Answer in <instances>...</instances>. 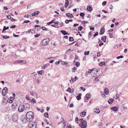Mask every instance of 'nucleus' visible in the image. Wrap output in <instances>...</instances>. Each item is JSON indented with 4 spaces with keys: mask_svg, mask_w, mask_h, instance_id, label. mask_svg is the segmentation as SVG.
I'll use <instances>...</instances> for the list:
<instances>
[{
    "mask_svg": "<svg viewBox=\"0 0 128 128\" xmlns=\"http://www.w3.org/2000/svg\"><path fill=\"white\" fill-rule=\"evenodd\" d=\"M26 117L27 121L29 122L32 121L34 118V114L32 111L28 112L26 114Z\"/></svg>",
    "mask_w": 128,
    "mask_h": 128,
    "instance_id": "obj_1",
    "label": "nucleus"
},
{
    "mask_svg": "<svg viewBox=\"0 0 128 128\" xmlns=\"http://www.w3.org/2000/svg\"><path fill=\"white\" fill-rule=\"evenodd\" d=\"M49 42V40L48 39L46 38L44 39L42 41V44L43 45H46Z\"/></svg>",
    "mask_w": 128,
    "mask_h": 128,
    "instance_id": "obj_2",
    "label": "nucleus"
},
{
    "mask_svg": "<svg viewBox=\"0 0 128 128\" xmlns=\"http://www.w3.org/2000/svg\"><path fill=\"white\" fill-rule=\"evenodd\" d=\"M18 117L17 114L15 113L13 115L12 118V120L15 122L17 121L18 119Z\"/></svg>",
    "mask_w": 128,
    "mask_h": 128,
    "instance_id": "obj_3",
    "label": "nucleus"
},
{
    "mask_svg": "<svg viewBox=\"0 0 128 128\" xmlns=\"http://www.w3.org/2000/svg\"><path fill=\"white\" fill-rule=\"evenodd\" d=\"M24 105H20L18 109V111L20 112H22L24 110Z\"/></svg>",
    "mask_w": 128,
    "mask_h": 128,
    "instance_id": "obj_4",
    "label": "nucleus"
},
{
    "mask_svg": "<svg viewBox=\"0 0 128 128\" xmlns=\"http://www.w3.org/2000/svg\"><path fill=\"white\" fill-rule=\"evenodd\" d=\"M8 90L7 87H4L2 90V94L3 96H5L8 93Z\"/></svg>",
    "mask_w": 128,
    "mask_h": 128,
    "instance_id": "obj_5",
    "label": "nucleus"
},
{
    "mask_svg": "<svg viewBox=\"0 0 128 128\" xmlns=\"http://www.w3.org/2000/svg\"><path fill=\"white\" fill-rule=\"evenodd\" d=\"M24 109L25 111L26 110L27 111V110H28L30 108V104H26L24 105Z\"/></svg>",
    "mask_w": 128,
    "mask_h": 128,
    "instance_id": "obj_6",
    "label": "nucleus"
},
{
    "mask_svg": "<svg viewBox=\"0 0 128 128\" xmlns=\"http://www.w3.org/2000/svg\"><path fill=\"white\" fill-rule=\"evenodd\" d=\"M14 62L15 63H18V64H22L24 63L25 64L26 63V62L25 60H19L15 62Z\"/></svg>",
    "mask_w": 128,
    "mask_h": 128,
    "instance_id": "obj_7",
    "label": "nucleus"
},
{
    "mask_svg": "<svg viewBox=\"0 0 128 128\" xmlns=\"http://www.w3.org/2000/svg\"><path fill=\"white\" fill-rule=\"evenodd\" d=\"M104 96H105L104 94L106 95H108L109 93L108 90V89L107 88H106L104 89Z\"/></svg>",
    "mask_w": 128,
    "mask_h": 128,
    "instance_id": "obj_8",
    "label": "nucleus"
},
{
    "mask_svg": "<svg viewBox=\"0 0 128 128\" xmlns=\"http://www.w3.org/2000/svg\"><path fill=\"white\" fill-rule=\"evenodd\" d=\"M91 95L90 93H88L86 96V100H89L91 97Z\"/></svg>",
    "mask_w": 128,
    "mask_h": 128,
    "instance_id": "obj_9",
    "label": "nucleus"
},
{
    "mask_svg": "<svg viewBox=\"0 0 128 128\" xmlns=\"http://www.w3.org/2000/svg\"><path fill=\"white\" fill-rule=\"evenodd\" d=\"M104 28L103 27L100 29V33L101 34H102L104 33Z\"/></svg>",
    "mask_w": 128,
    "mask_h": 128,
    "instance_id": "obj_10",
    "label": "nucleus"
},
{
    "mask_svg": "<svg viewBox=\"0 0 128 128\" xmlns=\"http://www.w3.org/2000/svg\"><path fill=\"white\" fill-rule=\"evenodd\" d=\"M66 16L69 18H72L74 17V16L72 14H70L69 13H66Z\"/></svg>",
    "mask_w": 128,
    "mask_h": 128,
    "instance_id": "obj_11",
    "label": "nucleus"
},
{
    "mask_svg": "<svg viewBox=\"0 0 128 128\" xmlns=\"http://www.w3.org/2000/svg\"><path fill=\"white\" fill-rule=\"evenodd\" d=\"M30 93L32 95V96L34 97H36V98H37V94H36V93L34 92H30Z\"/></svg>",
    "mask_w": 128,
    "mask_h": 128,
    "instance_id": "obj_12",
    "label": "nucleus"
},
{
    "mask_svg": "<svg viewBox=\"0 0 128 128\" xmlns=\"http://www.w3.org/2000/svg\"><path fill=\"white\" fill-rule=\"evenodd\" d=\"M94 112L97 114H99L100 112V110L98 108H96L94 109Z\"/></svg>",
    "mask_w": 128,
    "mask_h": 128,
    "instance_id": "obj_13",
    "label": "nucleus"
},
{
    "mask_svg": "<svg viewBox=\"0 0 128 128\" xmlns=\"http://www.w3.org/2000/svg\"><path fill=\"white\" fill-rule=\"evenodd\" d=\"M39 13V12L38 11H36V12L33 13L32 14V16H34L37 15Z\"/></svg>",
    "mask_w": 128,
    "mask_h": 128,
    "instance_id": "obj_14",
    "label": "nucleus"
},
{
    "mask_svg": "<svg viewBox=\"0 0 128 128\" xmlns=\"http://www.w3.org/2000/svg\"><path fill=\"white\" fill-rule=\"evenodd\" d=\"M64 35L66 34L68 35V32H66L65 30H61L60 31Z\"/></svg>",
    "mask_w": 128,
    "mask_h": 128,
    "instance_id": "obj_15",
    "label": "nucleus"
},
{
    "mask_svg": "<svg viewBox=\"0 0 128 128\" xmlns=\"http://www.w3.org/2000/svg\"><path fill=\"white\" fill-rule=\"evenodd\" d=\"M113 101L114 100L112 98L108 100V102L110 104H111L112 103Z\"/></svg>",
    "mask_w": 128,
    "mask_h": 128,
    "instance_id": "obj_16",
    "label": "nucleus"
},
{
    "mask_svg": "<svg viewBox=\"0 0 128 128\" xmlns=\"http://www.w3.org/2000/svg\"><path fill=\"white\" fill-rule=\"evenodd\" d=\"M111 109L114 111H116L117 110V108L116 106L112 107L111 108Z\"/></svg>",
    "mask_w": 128,
    "mask_h": 128,
    "instance_id": "obj_17",
    "label": "nucleus"
},
{
    "mask_svg": "<svg viewBox=\"0 0 128 128\" xmlns=\"http://www.w3.org/2000/svg\"><path fill=\"white\" fill-rule=\"evenodd\" d=\"M102 40L104 42H106V36H102Z\"/></svg>",
    "mask_w": 128,
    "mask_h": 128,
    "instance_id": "obj_18",
    "label": "nucleus"
},
{
    "mask_svg": "<svg viewBox=\"0 0 128 128\" xmlns=\"http://www.w3.org/2000/svg\"><path fill=\"white\" fill-rule=\"evenodd\" d=\"M82 124H83L84 125V128L86 127L87 123L86 121H84V122H83L82 123Z\"/></svg>",
    "mask_w": 128,
    "mask_h": 128,
    "instance_id": "obj_19",
    "label": "nucleus"
},
{
    "mask_svg": "<svg viewBox=\"0 0 128 128\" xmlns=\"http://www.w3.org/2000/svg\"><path fill=\"white\" fill-rule=\"evenodd\" d=\"M68 0H66V3L65 6L66 7H67L68 4Z\"/></svg>",
    "mask_w": 128,
    "mask_h": 128,
    "instance_id": "obj_20",
    "label": "nucleus"
},
{
    "mask_svg": "<svg viewBox=\"0 0 128 128\" xmlns=\"http://www.w3.org/2000/svg\"><path fill=\"white\" fill-rule=\"evenodd\" d=\"M87 10L89 11H92V8L90 6H88L87 8Z\"/></svg>",
    "mask_w": 128,
    "mask_h": 128,
    "instance_id": "obj_21",
    "label": "nucleus"
},
{
    "mask_svg": "<svg viewBox=\"0 0 128 128\" xmlns=\"http://www.w3.org/2000/svg\"><path fill=\"white\" fill-rule=\"evenodd\" d=\"M66 91L70 93L72 92L71 91V89L70 87H68L66 90Z\"/></svg>",
    "mask_w": 128,
    "mask_h": 128,
    "instance_id": "obj_22",
    "label": "nucleus"
},
{
    "mask_svg": "<svg viewBox=\"0 0 128 128\" xmlns=\"http://www.w3.org/2000/svg\"><path fill=\"white\" fill-rule=\"evenodd\" d=\"M30 74L32 76H33L35 77H36L37 75V74L35 72Z\"/></svg>",
    "mask_w": 128,
    "mask_h": 128,
    "instance_id": "obj_23",
    "label": "nucleus"
},
{
    "mask_svg": "<svg viewBox=\"0 0 128 128\" xmlns=\"http://www.w3.org/2000/svg\"><path fill=\"white\" fill-rule=\"evenodd\" d=\"M86 114V112H83L81 113V116H83L84 117V116H85Z\"/></svg>",
    "mask_w": 128,
    "mask_h": 128,
    "instance_id": "obj_24",
    "label": "nucleus"
},
{
    "mask_svg": "<svg viewBox=\"0 0 128 128\" xmlns=\"http://www.w3.org/2000/svg\"><path fill=\"white\" fill-rule=\"evenodd\" d=\"M90 52L89 51H88L87 52L85 51L84 52V54L85 55H87L89 54Z\"/></svg>",
    "mask_w": 128,
    "mask_h": 128,
    "instance_id": "obj_25",
    "label": "nucleus"
},
{
    "mask_svg": "<svg viewBox=\"0 0 128 128\" xmlns=\"http://www.w3.org/2000/svg\"><path fill=\"white\" fill-rule=\"evenodd\" d=\"M44 72V71L43 70H41L38 71V73L40 75H42V73Z\"/></svg>",
    "mask_w": 128,
    "mask_h": 128,
    "instance_id": "obj_26",
    "label": "nucleus"
},
{
    "mask_svg": "<svg viewBox=\"0 0 128 128\" xmlns=\"http://www.w3.org/2000/svg\"><path fill=\"white\" fill-rule=\"evenodd\" d=\"M80 15L81 16L84 17V16L85 14L84 13L81 12L80 14Z\"/></svg>",
    "mask_w": 128,
    "mask_h": 128,
    "instance_id": "obj_27",
    "label": "nucleus"
},
{
    "mask_svg": "<svg viewBox=\"0 0 128 128\" xmlns=\"http://www.w3.org/2000/svg\"><path fill=\"white\" fill-rule=\"evenodd\" d=\"M2 38H9L10 37L9 36H2Z\"/></svg>",
    "mask_w": 128,
    "mask_h": 128,
    "instance_id": "obj_28",
    "label": "nucleus"
},
{
    "mask_svg": "<svg viewBox=\"0 0 128 128\" xmlns=\"http://www.w3.org/2000/svg\"><path fill=\"white\" fill-rule=\"evenodd\" d=\"M77 78V79H78V77H76L73 79L72 78V82H73L74 81H76V80Z\"/></svg>",
    "mask_w": 128,
    "mask_h": 128,
    "instance_id": "obj_29",
    "label": "nucleus"
},
{
    "mask_svg": "<svg viewBox=\"0 0 128 128\" xmlns=\"http://www.w3.org/2000/svg\"><path fill=\"white\" fill-rule=\"evenodd\" d=\"M124 56H117L116 57V58L118 59L120 58H123Z\"/></svg>",
    "mask_w": 128,
    "mask_h": 128,
    "instance_id": "obj_30",
    "label": "nucleus"
},
{
    "mask_svg": "<svg viewBox=\"0 0 128 128\" xmlns=\"http://www.w3.org/2000/svg\"><path fill=\"white\" fill-rule=\"evenodd\" d=\"M74 40V38L72 37H70L69 38V40L70 41H72Z\"/></svg>",
    "mask_w": 128,
    "mask_h": 128,
    "instance_id": "obj_31",
    "label": "nucleus"
},
{
    "mask_svg": "<svg viewBox=\"0 0 128 128\" xmlns=\"http://www.w3.org/2000/svg\"><path fill=\"white\" fill-rule=\"evenodd\" d=\"M105 64V63L104 62H102L99 64V65L100 66H102L103 65Z\"/></svg>",
    "mask_w": 128,
    "mask_h": 128,
    "instance_id": "obj_32",
    "label": "nucleus"
},
{
    "mask_svg": "<svg viewBox=\"0 0 128 128\" xmlns=\"http://www.w3.org/2000/svg\"><path fill=\"white\" fill-rule=\"evenodd\" d=\"M76 65L77 67H78L80 65V63L78 62H76Z\"/></svg>",
    "mask_w": 128,
    "mask_h": 128,
    "instance_id": "obj_33",
    "label": "nucleus"
},
{
    "mask_svg": "<svg viewBox=\"0 0 128 128\" xmlns=\"http://www.w3.org/2000/svg\"><path fill=\"white\" fill-rule=\"evenodd\" d=\"M94 70L93 69H90L88 70V74H90L91 72Z\"/></svg>",
    "mask_w": 128,
    "mask_h": 128,
    "instance_id": "obj_34",
    "label": "nucleus"
},
{
    "mask_svg": "<svg viewBox=\"0 0 128 128\" xmlns=\"http://www.w3.org/2000/svg\"><path fill=\"white\" fill-rule=\"evenodd\" d=\"M77 68L76 67H74L73 68H72V72H75V70H76Z\"/></svg>",
    "mask_w": 128,
    "mask_h": 128,
    "instance_id": "obj_35",
    "label": "nucleus"
},
{
    "mask_svg": "<svg viewBox=\"0 0 128 128\" xmlns=\"http://www.w3.org/2000/svg\"><path fill=\"white\" fill-rule=\"evenodd\" d=\"M76 99L78 100H80L81 99V96H77L76 97Z\"/></svg>",
    "mask_w": 128,
    "mask_h": 128,
    "instance_id": "obj_36",
    "label": "nucleus"
},
{
    "mask_svg": "<svg viewBox=\"0 0 128 128\" xmlns=\"http://www.w3.org/2000/svg\"><path fill=\"white\" fill-rule=\"evenodd\" d=\"M42 28L43 30H48V29L44 27H42Z\"/></svg>",
    "mask_w": 128,
    "mask_h": 128,
    "instance_id": "obj_37",
    "label": "nucleus"
},
{
    "mask_svg": "<svg viewBox=\"0 0 128 128\" xmlns=\"http://www.w3.org/2000/svg\"><path fill=\"white\" fill-rule=\"evenodd\" d=\"M79 126H80L82 128H84V125L83 124H82V123H80L79 124Z\"/></svg>",
    "mask_w": 128,
    "mask_h": 128,
    "instance_id": "obj_38",
    "label": "nucleus"
},
{
    "mask_svg": "<svg viewBox=\"0 0 128 128\" xmlns=\"http://www.w3.org/2000/svg\"><path fill=\"white\" fill-rule=\"evenodd\" d=\"M32 126L30 127V128H36V126L35 125H34L33 124H32Z\"/></svg>",
    "mask_w": 128,
    "mask_h": 128,
    "instance_id": "obj_39",
    "label": "nucleus"
},
{
    "mask_svg": "<svg viewBox=\"0 0 128 128\" xmlns=\"http://www.w3.org/2000/svg\"><path fill=\"white\" fill-rule=\"evenodd\" d=\"M48 113L47 112L45 113L44 114V116L46 118H48Z\"/></svg>",
    "mask_w": 128,
    "mask_h": 128,
    "instance_id": "obj_40",
    "label": "nucleus"
},
{
    "mask_svg": "<svg viewBox=\"0 0 128 128\" xmlns=\"http://www.w3.org/2000/svg\"><path fill=\"white\" fill-rule=\"evenodd\" d=\"M109 34L110 35L109 37L110 38H111L113 37V34H112V33L111 34L109 33Z\"/></svg>",
    "mask_w": 128,
    "mask_h": 128,
    "instance_id": "obj_41",
    "label": "nucleus"
},
{
    "mask_svg": "<svg viewBox=\"0 0 128 128\" xmlns=\"http://www.w3.org/2000/svg\"><path fill=\"white\" fill-rule=\"evenodd\" d=\"M31 102H33V103H36V100L34 98L31 100Z\"/></svg>",
    "mask_w": 128,
    "mask_h": 128,
    "instance_id": "obj_42",
    "label": "nucleus"
},
{
    "mask_svg": "<svg viewBox=\"0 0 128 128\" xmlns=\"http://www.w3.org/2000/svg\"><path fill=\"white\" fill-rule=\"evenodd\" d=\"M82 26H80L78 28V29L80 31L82 30Z\"/></svg>",
    "mask_w": 128,
    "mask_h": 128,
    "instance_id": "obj_43",
    "label": "nucleus"
},
{
    "mask_svg": "<svg viewBox=\"0 0 128 128\" xmlns=\"http://www.w3.org/2000/svg\"><path fill=\"white\" fill-rule=\"evenodd\" d=\"M106 3V1H104L102 3V5L103 6H105Z\"/></svg>",
    "mask_w": 128,
    "mask_h": 128,
    "instance_id": "obj_44",
    "label": "nucleus"
},
{
    "mask_svg": "<svg viewBox=\"0 0 128 128\" xmlns=\"http://www.w3.org/2000/svg\"><path fill=\"white\" fill-rule=\"evenodd\" d=\"M98 32H96L95 34L94 35V36H97L98 35Z\"/></svg>",
    "mask_w": 128,
    "mask_h": 128,
    "instance_id": "obj_45",
    "label": "nucleus"
},
{
    "mask_svg": "<svg viewBox=\"0 0 128 128\" xmlns=\"http://www.w3.org/2000/svg\"><path fill=\"white\" fill-rule=\"evenodd\" d=\"M78 118H76L75 122L76 123H78Z\"/></svg>",
    "mask_w": 128,
    "mask_h": 128,
    "instance_id": "obj_46",
    "label": "nucleus"
},
{
    "mask_svg": "<svg viewBox=\"0 0 128 128\" xmlns=\"http://www.w3.org/2000/svg\"><path fill=\"white\" fill-rule=\"evenodd\" d=\"M80 88L81 90H82L83 91H84L85 90V89L82 87H80Z\"/></svg>",
    "mask_w": 128,
    "mask_h": 128,
    "instance_id": "obj_47",
    "label": "nucleus"
},
{
    "mask_svg": "<svg viewBox=\"0 0 128 128\" xmlns=\"http://www.w3.org/2000/svg\"><path fill=\"white\" fill-rule=\"evenodd\" d=\"M30 21L29 20H25L23 23V24L28 23L30 22Z\"/></svg>",
    "mask_w": 128,
    "mask_h": 128,
    "instance_id": "obj_48",
    "label": "nucleus"
},
{
    "mask_svg": "<svg viewBox=\"0 0 128 128\" xmlns=\"http://www.w3.org/2000/svg\"><path fill=\"white\" fill-rule=\"evenodd\" d=\"M54 24H56L58 25L59 24V22L58 21L55 22H54Z\"/></svg>",
    "mask_w": 128,
    "mask_h": 128,
    "instance_id": "obj_49",
    "label": "nucleus"
},
{
    "mask_svg": "<svg viewBox=\"0 0 128 128\" xmlns=\"http://www.w3.org/2000/svg\"><path fill=\"white\" fill-rule=\"evenodd\" d=\"M11 18V16L10 15H9L7 16V18L8 19H10Z\"/></svg>",
    "mask_w": 128,
    "mask_h": 128,
    "instance_id": "obj_50",
    "label": "nucleus"
},
{
    "mask_svg": "<svg viewBox=\"0 0 128 128\" xmlns=\"http://www.w3.org/2000/svg\"><path fill=\"white\" fill-rule=\"evenodd\" d=\"M79 120L80 122H82V123L84 121L82 119H80Z\"/></svg>",
    "mask_w": 128,
    "mask_h": 128,
    "instance_id": "obj_51",
    "label": "nucleus"
},
{
    "mask_svg": "<svg viewBox=\"0 0 128 128\" xmlns=\"http://www.w3.org/2000/svg\"><path fill=\"white\" fill-rule=\"evenodd\" d=\"M40 35L39 34H36L34 35V36L36 37H38L40 36Z\"/></svg>",
    "mask_w": 128,
    "mask_h": 128,
    "instance_id": "obj_52",
    "label": "nucleus"
},
{
    "mask_svg": "<svg viewBox=\"0 0 128 128\" xmlns=\"http://www.w3.org/2000/svg\"><path fill=\"white\" fill-rule=\"evenodd\" d=\"M65 22L66 24H68L69 22V20H66L65 21Z\"/></svg>",
    "mask_w": 128,
    "mask_h": 128,
    "instance_id": "obj_53",
    "label": "nucleus"
},
{
    "mask_svg": "<svg viewBox=\"0 0 128 128\" xmlns=\"http://www.w3.org/2000/svg\"><path fill=\"white\" fill-rule=\"evenodd\" d=\"M74 106V104L72 103H71L70 104V107H73Z\"/></svg>",
    "mask_w": 128,
    "mask_h": 128,
    "instance_id": "obj_54",
    "label": "nucleus"
},
{
    "mask_svg": "<svg viewBox=\"0 0 128 128\" xmlns=\"http://www.w3.org/2000/svg\"><path fill=\"white\" fill-rule=\"evenodd\" d=\"M16 27V26L15 25H14L11 26L10 27V28H15Z\"/></svg>",
    "mask_w": 128,
    "mask_h": 128,
    "instance_id": "obj_55",
    "label": "nucleus"
},
{
    "mask_svg": "<svg viewBox=\"0 0 128 128\" xmlns=\"http://www.w3.org/2000/svg\"><path fill=\"white\" fill-rule=\"evenodd\" d=\"M59 61H60V60H59L58 62H56L55 63V64L56 65H58V64H59L60 63Z\"/></svg>",
    "mask_w": 128,
    "mask_h": 128,
    "instance_id": "obj_56",
    "label": "nucleus"
},
{
    "mask_svg": "<svg viewBox=\"0 0 128 128\" xmlns=\"http://www.w3.org/2000/svg\"><path fill=\"white\" fill-rule=\"evenodd\" d=\"M11 21L12 22H14L15 21H16V20H15V19H14L13 18H12L11 19Z\"/></svg>",
    "mask_w": 128,
    "mask_h": 128,
    "instance_id": "obj_57",
    "label": "nucleus"
},
{
    "mask_svg": "<svg viewBox=\"0 0 128 128\" xmlns=\"http://www.w3.org/2000/svg\"><path fill=\"white\" fill-rule=\"evenodd\" d=\"M90 30H92L93 31H94V27H92V28H90Z\"/></svg>",
    "mask_w": 128,
    "mask_h": 128,
    "instance_id": "obj_58",
    "label": "nucleus"
},
{
    "mask_svg": "<svg viewBox=\"0 0 128 128\" xmlns=\"http://www.w3.org/2000/svg\"><path fill=\"white\" fill-rule=\"evenodd\" d=\"M102 122H99L98 123V126H100L102 125Z\"/></svg>",
    "mask_w": 128,
    "mask_h": 128,
    "instance_id": "obj_59",
    "label": "nucleus"
},
{
    "mask_svg": "<svg viewBox=\"0 0 128 128\" xmlns=\"http://www.w3.org/2000/svg\"><path fill=\"white\" fill-rule=\"evenodd\" d=\"M103 44L104 43L103 42L100 43L99 44V45L100 46H102V45H103Z\"/></svg>",
    "mask_w": 128,
    "mask_h": 128,
    "instance_id": "obj_60",
    "label": "nucleus"
},
{
    "mask_svg": "<svg viewBox=\"0 0 128 128\" xmlns=\"http://www.w3.org/2000/svg\"><path fill=\"white\" fill-rule=\"evenodd\" d=\"M79 25L78 24H74L73 26L74 27L78 26Z\"/></svg>",
    "mask_w": 128,
    "mask_h": 128,
    "instance_id": "obj_61",
    "label": "nucleus"
},
{
    "mask_svg": "<svg viewBox=\"0 0 128 128\" xmlns=\"http://www.w3.org/2000/svg\"><path fill=\"white\" fill-rule=\"evenodd\" d=\"M100 56V53L98 52L97 53V56L98 57Z\"/></svg>",
    "mask_w": 128,
    "mask_h": 128,
    "instance_id": "obj_62",
    "label": "nucleus"
},
{
    "mask_svg": "<svg viewBox=\"0 0 128 128\" xmlns=\"http://www.w3.org/2000/svg\"><path fill=\"white\" fill-rule=\"evenodd\" d=\"M102 11L104 12L105 13H108V12L107 11H105L104 10H102Z\"/></svg>",
    "mask_w": 128,
    "mask_h": 128,
    "instance_id": "obj_63",
    "label": "nucleus"
},
{
    "mask_svg": "<svg viewBox=\"0 0 128 128\" xmlns=\"http://www.w3.org/2000/svg\"><path fill=\"white\" fill-rule=\"evenodd\" d=\"M13 36H14L15 37H17L18 36H19V35H16V34H14V33L13 34Z\"/></svg>",
    "mask_w": 128,
    "mask_h": 128,
    "instance_id": "obj_64",
    "label": "nucleus"
}]
</instances>
